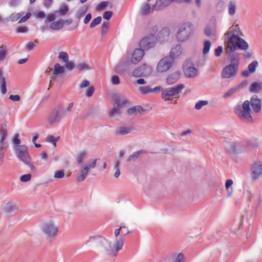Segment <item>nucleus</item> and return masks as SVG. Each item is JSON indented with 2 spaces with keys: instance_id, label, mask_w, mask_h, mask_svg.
<instances>
[{
  "instance_id": "0eeeda50",
  "label": "nucleus",
  "mask_w": 262,
  "mask_h": 262,
  "mask_svg": "<svg viewBox=\"0 0 262 262\" xmlns=\"http://www.w3.org/2000/svg\"><path fill=\"white\" fill-rule=\"evenodd\" d=\"M192 30V25L191 23L184 24L181 26L177 33V39L180 41L186 40L191 33Z\"/></svg>"
},
{
  "instance_id": "338daca9",
  "label": "nucleus",
  "mask_w": 262,
  "mask_h": 262,
  "mask_svg": "<svg viewBox=\"0 0 262 262\" xmlns=\"http://www.w3.org/2000/svg\"><path fill=\"white\" fill-rule=\"evenodd\" d=\"M108 22H104L101 26V33H105L108 27Z\"/></svg>"
},
{
  "instance_id": "a878e982",
  "label": "nucleus",
  "mask_w": 262,
  "mask_h": 262,
  "mask_svg": "<svg viewBox=\"0 0 262 262\" xmlns=\"http://www.w3.org/2000/svg\"><path fill=\"white\" fill-rule=\"evenodd\" d=\"M75 69L80 71H89L93 69V67L86 62H80L76 64Z\"/></svg>"
},
{
  "instance_id": "4468645a",
  "label": "nucleus",
  "mask_w": 262,
  "mask_h": 262,
  "mask_svg": "<svg viewBox=\"0 0 262 262\" xmlns=\"http://www.w3.org/2000/svg\"><path fill=\"white\" fill-rule=\"evenodd\" d=\"M262 174V162L257 161L252 166V178L254 180L258 179Z\"/></svg>"
},
{
  "instance_id": "8fccbe9b",
  "label": "nucleus",
  "mask_w": 262,
  "mask_h": 262,
  "mask_svg": "<svg viewBox=\"0 0 262 262\" xmlns=\"http://www.w3.org/2000/svg\"><path fill=\"white\" fill-rule=\"evenodd\" d=\"M17 207L15 205L8 204L5 207V211L7 213H10L16 209Z\"/></svg>"
},
{
  "instance_id": "5fc2aeb1",
  "label": "nucleus",
  "mask_w": 262,
  "mask_h": 262,
  "mask_svg": "<svg viewBox=\"0 0 262 262\" xmlns=\"http://www.w3.org/2000/svg\"><path fill=\"white\" fill-rule=\"evenodd\" d=\"M76 65L74 64V63L73 61H68L67 62H66L65 67L69 70H72L74 68H75Z\"/></svg>"
},
{
  "instance_id": "58836bf2",
  "label": "nucleus",
  "mask_w": 262,
  "mask_h": 262,
  "mask_svg": "<svg viewBox=\"0 0 262 262\" xmlns=\"http://www.w3.org/2000/svg\"><path fill=\"white\" fill-rule=\"evenodd\" d=\"M86 11L87 8L86 7H83L79 9L76 14V18L79 20L81 17H82L84 16Z\"/></svg>"
},
{
  "instance_id": "393cba45",
  "label": "nucleus",
  "mask_w": 262,
  "mask_h": 262,
  "mask_svg": "<svg viewBox=\"0 0 262 262\" xmlns=\"http://www.w3.org/2000/svg\"><path fill=\"white\" fill-rule=\"evenodd\" d=\"M144 111L145 110L140 105L133 106L128 108L127 110V112L129 115H137L138 114H140Z\"/></svg>"
},
{
  "instance_id": "bf43d9fd",
  "label": "nucleus",
  "mask_w": 262,
  "mask_h": 262,
  "mask_svg": "<svg viewBox=\"0 0 262 262\" xmlns=\"http://www.w3.org/2000/svg\"><path fill=\"white\" fill-rule=\"evenodd\" d=\"M56 15L55 14H50L47 16L46 19L45 20L46 23L54 21L55 19Z\"/></svg>"
},
{
  "instance_id": "e433bc0d",
  "label": "nucleus",
  "mask_w": 262,
  "mask_h": 262,
  "mask_svg": "<svg viewBox=\"0 0 262 262\" xmlns=\"http://www.w3.org/2000/svg\"><path fill=\"white\" fill-rule=\"evenodd\" d=\"M230 56L231 63L230 64H237V67L238 68L239 63V56L237 54L231 53L228 54Z\"/></svg>"
},
{
  "instance_id": "7ed1b4c3",
  "label": "nucleus",
  "mask_w": 262,
  "mask_h": 262,
  "mask_svg": "<svg viewBox=\"0 0 262 262\" xmlns=\"http://www.w3.org/2000/svg\"><path fill=\"white\" fill-rule=\"evenodd\" d=\"M237 116L243 121L252 123L253 119L251 115L252 111L248 100L245 101L242 105L237 106L235 111Z\"/></svg>"
},
{
  "instance_id": "dca6fc26",
  "label": "nucleus",
  "mask_w": 262,
  "mask_h": 262,
  "mask_svg": "<svg viewBox=\"0 0 262 262\" xmlns=\"http://www.w3.org/2000/svg\"><path fill=\"white\" fill-rule=\"evenodd\" d=\"M250 102V106L251 105L253 112L257 114L260 112L261 107V101L256 95L251 97Z\"/></svg>"
},
{
  "instance_id": "13d9d810",
  "label": "nucleus",
  "mask_w": 262,
  "mask_h": 262,
  "mask_svg": "<svg viewBox=\"0 0 262 262\" xmlns=\"http://www.w3.org/2000/svg\"><path fill=\"white\" fill-rule=\"evenodd\" d=\"M31 178V174H26L21 176L20 178V180L21 182H26L30 181Z\"/></svg>"
},
{
  "instance_id": "bb28decb",
  "label": "nucleus",
  "mask_w": 262,
  "mask_h": 262,
  "mask_svg": "<svg viewBox=\"0 0 262 262\" xmlns=\"http://www.w3.org/2000/svg\"><path fill=\"white\" fill-rule=\"evenodd\" d=\"M89 171L87 166H83L80 170V175L77 178V181L78 182L84 181L88 174Z\"/></svg>"
},
{
  "instance_id": "2f4dec72",
  "label": "nucleus",
  "mask_w": 262,
  "mask_h": 262,
  "mask_svg": "<svg viewBox=\"0 0 262 262\" xmlns=\"http://www.w3.org/2000/svg\"><path fill=\"white\" fill-rule=\"evenodd\" d=\"M145 153H146V151L145 150H138L136 152H134L133 154H132L128 158L127 161L128 162L132 161H135L137 159H138V158L139 157L140 155H141V154H145Z\"/></svg>"
},
{
  "instance_id": "0e129e2a",
  "label": "nucleus",
  "mask_w": 262,
  "mask_h": 262,
  "mask_svg": "<svg viewBox=\"0 0 262 262\" xmlns=\"http://www.w3.org/2000/svg\"><path fill=\"white\" fill-rule=\"evenodd\" d=\"M94 90L95 89L93 86H89L86 91V95L89 97H91L93 94Z\"/></svg>"
},
{
  "instance_id": "3c124183",
  "label": "nucleus",
  "mask_w": 262,
  "mask_h": 262,
  "mask_svg": "<svg viewBox=\"0 0 262 262\" xmlns=\"http://www.w3.org/2000/svg\"><path fill=\"white\" fill-rule=\"evenodd\" d=\"M157 32H158V27L157 26L155 25V26L151 27L150 28L149 31V32L150 34L149 36H153V37H156L155 36V35L156 34Z\"/></svg>"
},
{
  "instance_id": "39448f33",
  "label": "nucleus",
  "mask_w": 262,
  "mask_h": 262,
  "mask_svg": "<svg viewBox=\"0 0 262 262\" xmlns=\"http://www.w3.org/2000/svg\"><path fill=\"white\" fill-rule=\"evenodd\" d=\"M17 157L28 165L32 170H35V166L31 163V159L28 151V148L25 145H17L15 146Z\"/></svg>"
},
{
  "instance_id": "aec40b11",
  "label": "nucleus",
  "mask_w": 262,
  "mask_h": 262,
  "mask_svg": "<svg viewBox=\"0 0 262 262\" xmlns=\"http://www.w3.org/2000/svg\"><path fill=\"white\" fill-rule=\"evenodd\" d=\"M246 83H240V84L231 88L226 93H224V94L223 96V97L224 98H227L230 97L238 90L245 88L246 85Z\"/></svg>"
},
{
  "instance_id": "de8ad7c7",
  "label": "nucleus",
  "mask_w": 262,
  "mask_h": 262,
  "mask_svg": "<svg viewBox=\"0 0 262 262\" xmlns=\"http://www.w3.org/2000/svg\"><path fill=\"white\" fill-rule=\"evenodd\" d=\"M102 18L101 16H98L96 18L94 19L90 25V28H94L96 25L99 24L101 21Z\"/></svg>"
},
{
  "instance_id": "c03bdc74",
  "label": "nucleus",
  "mask_w": 262,
  "mask_h": 262,
  "mask_svg": "<svg viewBox=\"0 0 262 262\" xmlns=\"http://www.w3.org/2000/svg\"><path fill=\"white\" fill-rule=\"evenodd\" d=\"M131 75L135 77H138L143 76V72L141 68L135 69L132 73Z\"/></svg>"
},
{
  "instance_id": "603ef678",
  "label": "nucleus",
  "mask_w": 262,
  "mask_h": 262,
  "mask_svg": "<svg viewBox=\"0 0 262 262\" xmlns=\"http://www.w3.org/2000/svg\"><path fill=\"white\" fill-rule=\"evenodd\" d=\"M7 149H4L2 147H0V166L3 163V158Z\"/></svg>"
},
{
  "instance_id": "9b49d317",
  "label": "nucleus",
  "mask_w": 262,
  "mask_h": 262,
  "mask_svg": "<svg viewBox=\"0 0 262 262\" xmlns=\"http://www.w3.org/2000/svg\"><path fill=\"white\" fill-rule=\"evenodd\" d=\"M173 61L168 57H166L161 59L157 66V70L158 72H165L167 71L172 65Z\"/></svg>"
},
{
  "instance_id": "a211bd4d",
  "label": "nucleus",
  "mask_w": 262,
  "mask_h": 262,
  "mask_svg": "<svg viewBox=\"0 0 262 262\" xmlns=\"http://www.w3.org/2000/svg\"><path fill=\"white\" fill-rule=\"evenodd\" d=\"M170 34L168 28L165 27L159 31L155 37L156 40H158L160 42H163L168 39Z\"/></svg>"
},
{
  "instance_id": "ea45409f",
  "label": "nucleus",
  "mask_w": 262,
  "mask_h": 262,
  "mask_svg": "<svg viewBox=\"0 0 262 262\" xmlns=\"http://www.w3.org/2000/svg\"><path fill=\"white\" fill-rule=\"evenodd\" d=\"M69 8L67 5H63L60 7L59 10L56 11L55 13H58L60 16L65 15L68 12Z\"/></svg>"
},
{
  "instance_id": "680f3d73",
  "label": "nucleus",
  "mask_w": 262,
  "mask_h": 262,
  "mask_svg": "<svg viewBox=\"0 0 262 262\" xmlns=\"http://www.w3.org/2000/svg\"><path fill=\"white\" fill-rule=\"evenodd\" d=\"M184 260V256L182 253H179L177 257L173 260V262H181Z\"/></svg>"
},
{
  "instance_id": "6e6552de",
  "label": "nucleus",
  "mask_w": 262,
  "mask_h": 262,
  "mask_svg": "<svg viewBox=\"0 0 262 262\" xmlns=\"http://www.w3.org/2000/svg\"><path fill=\"white\" fill-rule=\"evenodd\" d=\"M41 229L48 238H54L58 231V227L52 222L43 223Z\"/></svg>"
},
{
  "instance_id": "ddd939ff",
  "label": "nucleus",
  "mask_w": 262,
  "mask_h": 262,
  "mask_svg": "<svg viewBox=\"0 0 262 262\" xmlns=\"http://www.w3.org/2000/svg\"><path fill=\"white\" fill-rule=\"evenodd\" d=\"M156 45V38L153 36H145L140 41L139 46L144 50H148L155 47Z\"/></svg>"
},
{
  "instance_id": "69168bd1",
  "label": "nucleus",
  "mask_w": 262,
  "mask_h": 262,
  "mask_svg": "<svg viewBox=\"0 0 262 262\" xmlns=\"http://www.w3.org/2000/svg\"><path fill=\"white\" fill-rule=\"evenodd\" d=\"M30 16H31V13H27L24 16H23L21 18H20V19H19L18 23H22L25 22L30 17Z\"/></svg>"
},
{
  "instance_id": "6ab92c4d",
  "label": "nucleus",
  "mask_w": 262,
  "mask_h": 262,
  "mask_svg": "<svg viewBox=\"0 0 262 262\" xmlns=\"http://www.w3.org/2000/svg\"><path fill=\"white\" fill-rule=\"evenodd\" d=\"M244 145L245 147L246 152H248L257 148L259 143L257 139L244 140Z\"/></svg>"
},
{
  "instance_id": "a18cd8bd",
  "label": "nucleus",
  "mask_w": 262,
  "mask_h": 262,
  "mask_svg": "<svg viewBox=\"0 0 262 262\" xmlns=\"http://www.w3.org/2000/svg\"><path fill=\"white\" fill-rule=\"evenodd\" d=\"M208 101L207 100H200L195 105V108L197 110H200L203 106L207 105Z\"/></svg>"
},
{
  "instance_id": "7c9ffc66",
  "label": "nucleus",
  "mask_w": 262,
  "mask_h": 262,
  "mask_svg": "<svg viewBox=\"0 0 262 262\" xmlns=\"http://www.w3.org/2000/svg\"><path fill=\"white\" fill-rule=\"evenodd\" d=\"M262 83H252L249 91L252 93H259L262 90Z\"/></svg>"
},
{
  "instance_id": "5701e85b",
  "label": "nucleus",
  "mask_w": 262,
  "mask_h": 262,
  "mask_svg": "<svg viewBox=\"0 0 262 262\" xmlns=\"http://www.w3.org/2000/svg\"><path fill=\"white\" fill-rule=\"evenodd\" d=\"M182 53V48L180 45H177L175 47L171 48L170 53L169 57L172 60L175 58L179 57Z\"/></svg>"
},
{
  "instance_id": "6e6d98bb",
  "label": "nucleus",
  "mask_w": 262,
  "mask_h": 262,
  "mask_svg": "<svg viewBox=\"0 0 262 262\" xmlns=\"http://www.w3.org/2000/svg\"><path fill=\"white\" fill-rule=\"evenodd\" d=\"M0 134H2V138L6 139L8 133L7 129L3 125L0 126Z\"/></svg>"
},
{
  "instance_id": "79ce46f5",
  "label": "nucleus",
  "mask_w": 262,
  "mask_h": 262,
  "mask_svg": "<svg viewBox=\"0 0 262 262\" xmlns=\"http://www.w3.org/2000/svg\"><path fill=\"white\" fill-rule=\"evenodd\" d=\"M216 30L214 28H212L210 26H207L205 29V34L207 36H210L215 33Z\"/></svg>"
},
{
  "instance_id": "423d86ee",
  "label": "nucleus",
  "mask_w": 262,
  "mask_h": 262,
  "mask_svg": "<svg viewBox=\"0 0 262 262\" xmlns=\"http://www.w3.org/2000/svg\"><path fill=\"white\" fill-rule=\"evenodd\" d=\"M114 100L115 104L114 105L113 108L109 113V116L110 117H113L116 115L120 116V108L122 107L123 105L128 103V101L126 99L121 97V96L119 94L115 95Z\"/></svg>"
},
{
  "instance_id": "052dcab7",
  "label": "nucleus",
  "mask_w": 262,
  "mask_h": 262,
  "mask_svg": "<svg viewBox=\"0 0 262 262\" xmlns=\"http://www.w3.org/2000/svg\"><path fill=\"white\" fill-rule=\"evenodd\" d=\"M59 139V137H54L51 135L48 136L47 137V141L53 143V142H56Z\"/></svg>"
},
{
  "instance_id": "c85d7f7f",
  "label": "nucleus",
  "mask_w": 262,
  "mask_h": 262,
  "mask_svg": "<svg viewBox=\"0 0 262 262\" xmlns=\"http://www.w3.org/2000/svg\"><path fill=\"white\" fill-rule=\"evenodd\" d=\"M65 72V68L61 66L59 63H56L54 65L53 73L54 75L61 76Z\"/></svg>"
},
{
  "instance_id": "e2e57ef3",
  "label": "nucleus",
  "mask_w": 262,
  "mask_h": 262,
  "mask_svg": "<svg viewBox=\"0 0 262 262\" xmlns=\"http://www.w3.org/2000/svg\"><path fill=\"white\" fill-rule=\"evenodd\" d=\"M13 142L14 144L15 145H19L20 143V140L19 139V135L18 134H16L14 135L13 138Z\"/></svg>"
},
{
  "instance_id": "20e7f679",
  "label": "nucleus",
  "mask_w": 262,
  "mask_h": 262,
  "mask_svg": "<svg viewBox=\"0 0 262 262\" xmlns=\"http://www.w3.org/2000/svg\"><path fill=\"white\" fill-rule=\"evenodd\" d=\"M185 88L183 84L163 89L162 88L161 98L165 101H171L172 98H178L182 90Z\"/></svg>"
},
{
  "instance_id": "f3484780",
  "label": "nucleus",
  "mask_w": 262,
  "mask_h": 262,
  "mask_svg": "<svg viewBox=\"0 0 262 262\" xmlns=\"http://www.w3.org/2000/svg\"><path fill=\"white\" fill-rule=\"evenodd\" d=\"M229 150L234 154L246 152L245 147L244 145V140L231 143Z\"/></svg>"
},
{
  "instance_id": "f03ea898",
  "label": "nucleus",
  "mask_w": 262,
  "mask_h": 262,
  "mask_svg": "<svg viewBox=\"0 0 262 262\" xmlns=\"http://www.w3.org/2000/svg\"><path fill=\"white\" fill-rule=\"evenodd\" d=\"M224 37L227 54L233 53L237 49L246 50L249 47L248 43L244 39L231 31H227Z\"/></svg>"
},
{
  "instance_id": "72a5a7b5",
  "label": "nucleus",
  "mask_w": 262,
  "mask_h": 262,
  "mask_svg": "<svg viewBox=\"0 0 262 262\" xmlns=\"http://www.w3.org/2000/svg\"><path fill=\"white\" fill-rule=\"evenodd\" d=\"M228 31H231L232 33L239 36H243L238 25H235L233 28L230 27Z\"/></svg>"
},
{
  "instance_id": "b1692460",
  "label": "nucleus",
  "mask_w": 262,
  "mask_h": 262,
  "mask_svg": "<svg viewBox=\"0 0 262 262\" xmlns=\"http://www.w3.org/2000/svg\"><path fill=\"white\" fill-rule=\"evenodd\" d=\"M132 131L130 127L119 126L116 128L115 134L116 135L123 136L130 133Z\"/></svg>"
},
{
  "instance_id": "4be33fe9",
  "label": "nucleus",
  "mask_w": 262,
  "mask_h": 262,
  "mask_svg": "<svg viewBox=\"0 0 262 262\" xmlns=\"http://www.w3.org/2000/svg\"><path fill=\"white\" fill-rule=\"evenodd\" d=\"M138 90L141 94L145 95L149 93L160 92L162 90V86H157L151 89L148 86H140L139 87Z\"/></svg>"
},
{
  "instance_id": "774afa93",
  "label": "nucleus",
  "mask_w": 262,
  "mask_h": 262,
  "mask_svg": "<svg viewBox=\"0 0 262 262\" xmlns=\"http://www.w3.org/2000/svg\"><path fill=\"white\" fill-rule=\"evenodd\" d=\"M112 14H113V13L112 11H105L103 14V17L104 19L108 20L112 17Z\"/></svg>"
},
{
  "instance_id": "c9c22d12",
  "label": "nucleus",
  "mask_w": 262,
  "mask_h": 262,
  "mask_svg": "<svg viewBox=\"0 0 262 262\" xmlns=\"http://www.w3.org/2000/svg\"><path fill=\"white\" fill-rule=\"evenodd\" d=\"M229 14L233 15L235 13L236 5L235 3L232 1H230L228 4Z\"/></svg>"
},
{
  "instance_id": "4c0bfd02",
  "label": "nucleus",
  "mask_w": 262,
  "mask_h": 262,
  "mask_svg": "<svg viewBox=\"0 0 262 262\" xmlns=\"http://www.w3.org/2000/svg\"><path fill=\"white\" fill-rule=\"evenodd\" d=\"M87 152L85 151H82L79 152L76 157V161L78 164H80L82 163L83 160L86 156Z\"/></svg>"
},
{
  "instance_id": "412c9836",
  "label": "nucleus",
  "mask_w": 262,
  "mask_h": 262,
  "mask_svg": "<svg viewBox=\"0 0 262 262\" xmlns=\"http://www.w3.org/2000/svg\"><path fill=\"white\" fill-rule=\"evenodd\" d=\"M258 64V62L256 60L253 61L248 65V70H245L242 72V75L245 77L249 76L250 73H254L255 71Z\"/></svg>"
},
{
  "instance_id": "09e8293b",
  "label": "nucleus",
  "mask_w": 262,
  "mask_h": 262,
  "mask_svg": "<svg viewBox=\"0 0 262 262\" xmlns=\"http://www.w3.org/2000/svg\"><path fill=\"white\" fill-rule=\"evenodd\" d=\"M0 48V61H2L5 59L8 52L7 50L5 48H3L1 46Z\"/></svg>"
},
{
  "instance_id": "1a4fd4ad",
  "label": "nucleus",
  "mask_w": 262,
  "mask_h": 262,
  "mask_svg": "<svg viewBox=\"0 0 262 262\" xmlns=\"http://www.w3.org/2000/svg\"><path fill=\"white\" fill-rule=\"evenodd\" d=\"M65 117V113H62L60 110L55 109L50 113L48 117V122L50 125L59 123Z\"/></svg>"
},
{
  "instance_id": "cd10ccee",
  "label": "nucleus",
  "mask_w": 262,
  "mask_h": 262,
  "mask_svg": "<svg viewBox=\"0 0 262 262\" xmlns=\"http://www.w3.org/2000/svg\"><path fill=\"white\" fill-rule=\"evenodd\" d=\"M64 24V21L62 20L55 21L51 23L50 28L54 31L59 30L63 27Z\"/></svg>"
},
{
  "instance_id": "f704fd0d",
  "label": "nucleus",
  "mask_w": 262,
  "mask_h": 262,
  "mask_svg": "<svg viewBox=\"0 0 262 262\" xmlns=\"http://www.w3.org/2000/svg\"><path fill=\"white\" fill-rule=\"evenodd\" d=\"M142 71L143 72V76H146L149 75L151 72V67L149 65L144 64L141 67Z\"/></svg>"
},
{
  "instance_id": "c756f323",
  "label": "nucleus",
  "mask_w": 262,
  "mask_h": 262,
  "mask_svg": "<svg viewBox=\"0 0 262 262\" xmlns=\"http://www.w3.org/2000/svg\"><path fill=\"white\" fill-rule=\"evenodd\" d=\"M181 74L179 71H176L170 74L167 78V82H173L179 80Z\"/></svg>"
},
{
  "instance_id": "37998d69",
  "label": "nucleus",
  "mask_w": 262,
  "mask_h": 262,
  "mask_svg": "<svg viewBox=\"0 0 262 262\" xmlns=\"http://www.w3.org/2000/svg\"><path fill=\"white\" fill-rule=\"evenodd\" d=\"M211 47V42L209 40H205L204 42V48L203 49V54H207L210 50Z\"/></svg>"
},
{
  "instance_id": "4d7b16f0",
  "label": "nucleus",
  "mask_w": 262,
  "mask_h": 262,
  "mask_svg": "<svg viewBox=\"0 0 262 262\" xmlns=\"http://www.w3.org/2000/svg\"><path fill=\"white\" fill-rule=\"evenodd\" d=\"M73 105L74 103L73 102H71L69 104L68 106L66 109H62L60 110L62 113H65V117L67 116L68 112H70L72 111Z\"/></svg>"
},
{
  "instance_id": "a19ab883",
  "label": "nucleus",
  "mask_w": 262,
  "mask_h": 262,
  "mask_svg": "<svg viewBox=\"0 0 262 262\" xmlns=\"http://www.w3.org/2000/svg\"><path fill=\"white\" fill-rule=\"evenodd\" d=\"M58 58L64 63L67 62L69 60L68 54L63 51H60L59 52Z\"/></svg>"
},
{
  "instance_id": "2eb2a0df",
  "label": "nucleus",
  "mask_w": 262,
  "mask_h": 262,
  "mask_svg": "<svg viewBox=\"0 0 262 262\" xmlns=\"http://www.w3.org/2000/svg\"><path fill=\"white\" fill-rule=\"evenodd\" d=\"M144 55V51L142 49L136 48L132 54L130 62L133 64H137L143 58Z\"/></svg>"
},
{
  "instance_id": "f8f14e48",
  "label": "nucleus",
  "mask_w": 262,
  "mask_h": 262,
  "mask_svg": "<svg viewBox=\"0 0 262 262\" xmlns=\"http://www.w3.org/2000/svg\"><path fill=\"white\" fill-rule=\"evenodd\" d=\"M184 74L187 77H194L197 74V70L190 60H187L183 64Z\"/></svg>"
},
{
  "instance_id": "9d476101",
  "label": "nucleus",
  "mask_w": 262,
  "mask_h": 262,
  "mask_svg": "<svg viewBox=\"0 0 262 262\" xmlns=\"http://www.w3.org/2000/svg\"><path fill=\"white\" fill-rule=\"evenodd\" d=\"M238 68L237 67V64H229L226 66L223 70L222 76L225 78H231L235 77Z\"/></svg>"
},
{
  "instance_id": "f257e3e1",
  "label": "nucleus",
  "mask_w": 262,
  "mask_h": 262,
  "mask_svg": "<svg viewBox=\"0 0 262 262\" xmlns=\"http://www.w3.org/2000/svg\"><path fill=\"white\" fill-rule=\"evenodd\" d=\"M125 229V226H121L119 228L116 229L115 230L114 233L116 237L120 234V232L121 233V237L120 239L116 238L114 246H112L110 243H108V241L105 238H102V237H91L90 239L96 240L97 242L104 247V248L108 254L116 256L117 252L120 250L123 246L125 237L129 233V231L123 233V229Z\"/></svg>"
},
{
  "instance_id": "473e14b6",
  "label": "nucleus",
  "mask_w": 262,
  "mask_h": 262,
  "mask_svg": "<svg viewBox=\"0 0 262 262\" xmlns=\"http://www.w3.org/2000/svg\"><path fill=\"white\" fill-rule=\"evenodd\" d=\"M151 8L148 4H144L141 8V13L143 15H147L150 12Z\"/></svg>"
},
{
  "instance_id": "864d4df0",
  "label": "nucleus",
  "mask_w": 262,
  "mask_h": 262,
  "mask_svg": "<svg viewBox=\"0 0 262 262\" xmlns=\"http://www.w3.org/2000/svg\"><path fill=\"white\" fill-rule=\"evenodd\" d=\"M38 41L35 40L34 42H30L26 46V49L28 51L32 50L37 45Z\"/></svg>"
},
{
  "instance_id": "49530a36",
  "label": "nucleus",
  "mask_w": 262,
  "mask_h": 262,
  "mask_svg": "<svg viewBox=\"0 0 262 262\" xmlns=\"http://www.w3.org/2000/svg\"><path fill=\"white\" fill-rule=\"evenodd\" d=\"M64 175L65 173L64 170L62 169L57 170L55 171L54 175V178L55 179H62L64 177Z\"/></svg>"
}]
</instances>
